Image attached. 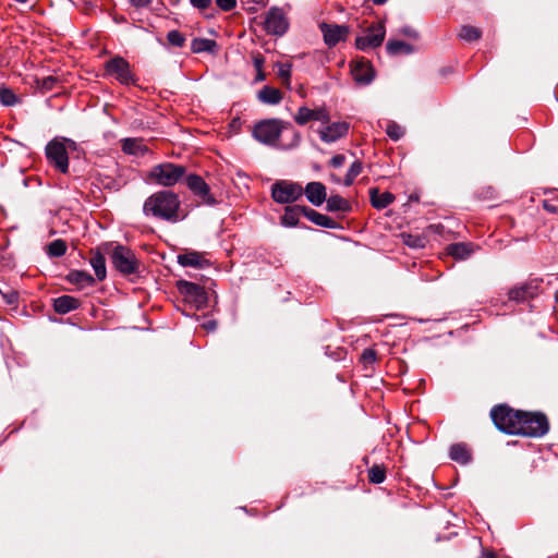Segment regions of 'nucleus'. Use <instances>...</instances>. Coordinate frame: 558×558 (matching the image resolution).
I'll return each instance as SVG.
<instances>
[{
	"label": "nucleus",
	"instance_id": "obj_1",
	"mask_svg": "<svg viewBox=\"0 0 558 558\" xmlns=\"http://www.w3.org/2000/svg\"><path fill=\"white\" fill-rule=\"evenodd\" d=\"M143 213L147 217L175 223L185 217L181 208L179 195L169 190L151 194L143 205Z\"/></svg>",
	"mask_w": 558,
	"mask_h": 558
},
{
	"label": "nucleus",
	"instance_id": "obj_2",
	"mask_svg": "<svg viewBox=\"0 0 558 558\" xmlns=\"http://www.w3.org/2000/svg\"><path fill=\"white\" fill-rule=\"evenodd\" d=\"M549 429V423L543 413L521 412L518 434L526 437H542Z\"/></svg>",
	"mask_w": 558,
	"mask_h": 558
},
{
	"label": "nucleus",
	"instance_id": "obj_3",
	"mask_svg": "<svg viewBox=\"0 0 558 558\" xmlns=\"http://www.w3.org/2000/svg\"><path fill=\"white\" fill-rule=\"evenodd\" d=\"M521 412L507 405L494 407L490 416L498 429L504 433L515 435L520 423Z\"/></svg>",
	"mask_w": 558,
	"mask_h": 558
},
{
	"label": "nucleus",
	"instance_id": "obj_4",
	"mask_svg": "<svg viewBox=\"0 0 558 558\" xmlns=\"http://www.w3.org/2000/svg\"><path fill=\"white\" fill-rule=\"evenodd\" d=\"M185 173V168L170 162L160 163L151 168L148 178L162 186L174 185Z\"/></svg>",
	"mask_w": 558,
	"mask_h": 558
},
{
	"label": "nucleus",
	"instance_id": "obj_5",
	"mask_svg": "<svg viewBox=\"0 0 558 558\" xmlns=\"http://www.w3.org/2000/svg\"><path fill=\"white\" fill-rule=\"evenodd\" d=\"M111 260L114 268L124 275L134 274L138 267L135 254L130 248L122 245H117L113 248Z\"/></svg>",
	"mask_w": 558,
	"mask_h": 558
},
{
	"label": "nucleus",
	"instance_id": "obj_6",
	"mask_svg": "<svg viewBox=\"0 0 558 558\" xmlns=\"http://www.w3.org/2000/svg\"><path fill=\"white\" fill-rule=\"evenodd\" d=\"M256 141L268 146H276L279 140V122L276 119L263 120L253 130Z\"/></svg>",
	"mask_w": 558,
	"mask_h": 558
},
{
	"label": "nucleus",
	"instance_id": "obj_7",
	"mask_svg": "<svg viewBox=\"0 0 558 558\" xmlns=\"http://www.w3.org/2000/svg\"><path fill=\"white\" fill-rule=\"evenodd\" d=\"M106 73L121 84L130 85L135 82L130 63L122 57H114L105 63Z\"/></svg>",
	"mask_w": 558,
	"mask_h": 558
},
{
	"label": "nucleus",
	"instance_id": "obj_8",
	"mask_svg": "<svg viewBox=\"0 0 558 558\" xmlns=\"http://www.w3.org/2000/svg\"><path fill=\"white\" fill-rule=\"evenodd\" d=\"M46 155L49 161L53 163L59 171L62 173L68 171L69 158L63 143L51 141L46 147Z\"/></svg>",
	"mask_w": 558,
	"mask_h": 558
},
{
	"label": "nucleus",
	"instance_id": "obj_9",
	"mask_svg": "<svg viewBox=\"0 0 558 558\" xmlns=\"http://www.w3.org/2000/svg\"><path fill=\"white\" fill-rule=\"evenodd\" d=\"M385 34L386 31L383 24L372 25L368 27L366 35L355 39V46L360 50L379 47L384 41Z\"/></svg>",
	"mask_w": 558,
	"mask_h": 558
},
{
	"label": "nucleus",
	"instance_id": "obj_10",
	"mask_svg": "<svg viewBox=\"0 0 558 558\" xmlns=\"http://www.w3.org/2000/svg\"><path fill=\"white\" fill-rule=\"evenodd\" d=\"M319 28L327 46L333 47L338 43L345 40L349 35V27L345 25L320 23Z\"/></svg>",
	"mask_w": 558,
	"mask_h": 558
},
{
	"label": "nucleus",
	"instance_id": "obj_11",
	"mask_svg": "<svg viewBox=\"0 0 558 558\" xmlns=\"http://www.w3.org/2000/svg\"><path fill=\"white\" fill-rule=\"evenodd\" d=\"M186 184L187 187L203 201V203L208 205L216 203L215 198L209 193L208 184L199 175H189Z\"/></svg>",
	"mask_w": 558,
	"mask_h": 558
},
{
	"label": "nucleus",
	"instance_id": "obj_12",
	"mask_svg": "<svg viewBox=\"0 0 558 558\" xmlns=\"http://www.w3.org/2000/svg\"><path fill=\"white\" fill-rule=\"evenodd\" d=\"M178 287L179 291L189 301L194 302L197 305L204 304L206 302V293L201 286L189 281H180Z\"/></svg>",
	"mask_w": 558,
	"mask_h": 558
},
{
	"label": "nucleus",
	"instance_id": "obj_13",
	"mask_svg": "<svg viewBox=\"0 0 558 558\" xmlns=\"http://www.w3.org/2000/svg\"><path fill=\"white\" fill-rule=\"evenodd\" d=\"M349 131V124L345 122H336L319 130L320 138L326 143H333L343 137Z\"/></svg>",
	"mask_w": 558,
	"mask_h": 558
},
{
	"label": "nucleus",
	"instance_id": "obj_14",
	"mask_svg": "<svg viewBox=\"0 0 558 558\" xmlns=\"http://www.w3.org/2000/svg\"><path fill=\"white\" fill-rule=\"evenodd\" d=\"M538 292V286L533 282L522 283L509 291V299L515 302H523L534 298Z\"/></svg>",
	"mask_w": 558,
	"mask_h": 558
},
{
	"label": "nucleus",
	"instance_id": "obj_15",
	"mask_svg": "<svg viewBox=\"0 0 558 558\" xmlns=\"http://www.w3.org/2000/svg\"><path fill=\"white\" fill-rule=\"evenodd\" d=\"M304 192L308 202L314 206H320L327 197L326 187L320 182H310Z\"/></svg>",
	"mask_w": 558,
	"mask_h": 558
},
{
	"label": "nucleus",
	"instance_id": "obj_16",
	"mask_svg": "<svg viewBox=\"0 0 558 558\" xmlns=\"http://www.w3.org/2000/svg\"><path fill=\"white\" fill-rule=\"evenodd\" d=\"M352 75L360 84H368L374 78V71L368 62L357 61L352 65Z\"/></svg>",
	"mask_w": 558,
	"mask_h": 558
},
{
	"label": "nucleus",
	"instance_id": "obj_17",
	"mask_svg": "<svg viewBox=\"0 0 558 558\" xmlns=\"http://www.w3.org/2000/svg\"><path fill=\"white\" fill-rule=\"evenodd\" d=\"M178 263L184 267L204 268L209 265L203 254L198 252H186L178 256Z\"/></svg>",
	"mask_w": 558,
	"mask_h": 558
},
{
	"label": "nucleus",
	"instance_id": "obj_18",
	"mask_svg": "<svg viewBox=\"0 0 558 558\" xmlns=\"http://www.w3.org/2000/svg\"><path fill=\"white\" fill-rule=\"evenodd\" d=\"M302 214L316 226L329 229H336L338 227V223L333 219L314 209L303 207Z\"/></svg>",
	"mask_w": 558,
	"mask_h": 558
},
{
	"label": "nucleus",
	"instance_id": "obj_19",
	"mask_svg": "<svg viewBox=\"0 0 558 558\" xmlns=\"http://www.w3.org/2000/svg\"><path fill=\"white\" fill-rule=\"evenodd\" d=\"M80 306V301L71 295H62L53 301L54 311L59 314H66L76 310Z\"/></svg>",
	"mask_w": 558,
	"mask_h": 558
},
{
	"label": "nucleus",
	"instance_id": "obj_20",
	"mask_svg": "<svg viewBox=\"0 0 558 558\" xmlns=\"http://www.w3.org/2000/svg\"><path fill=\"white\" fill-rule=\"evenodd\" d=\"M369 197L372 205L377 209L386 208L395 201L393 194L390 192L380 193L376 187L369 190Z\"/></svg>",
	"mask_w": 558,
	"mask_h": 558
},
{
	"label": "nucleus",
	"instance_id": "obj_21",
	"mask_svg": "<svg viewBox=\"0 0 558 558\" xmlns=\"http://www.w3.org/2000/svg\"><path fill=\"white\" fill-rule=\"evenodd\" d=\"M122 150L134 156H144L148 148L140 138H125L122 141Z\"/></svg>",
	"mask_w": 558,
	"mask_h": 558
},
{
	"label": "nucleus",
	"instance_id": "obj_22",
	"mask_svg": "<svg viewBox=\"0 0 558 558\" xmlns=\"http://www.w3.org/2000/svg\"><path fill=\"white\" fill-rule=\"evenodd\" d=\"M447 252L449 255L457 259H465L473 252V245L471 243H453L448 245Z\"/></svg>",
	"mask_w": 558,
	"mask_h": 558
},
{
	"label": "nucleus",
	"instance_id": "obj_23",
	"mask_svg": "<svg viewBox=\"0 0 558 558\" xmlns=\"http://www.w3.org/2000/svg\"><path fill=\"white\" fill-rule=\"evenodd\" d=\"M69 282L78 286V288H85L93 286L95 279L86 271L75 270L68 275Z\"/></svg>",
	"mask_w": 558,
	"mask_h": 558
},
{
	"label": "nucleus",
	"instance_id": "obj_24",
	"mask_svg": "<svg viewBox=\"0 0 558 558\" xmlns=\"http://www.w3.org/2000/svg\"><path fill=\"white\" fill-rule=\"evenodd\" d=\"M217 48V43L207 38H194L191 44V50L194 53L214 52Z\"/></svg>",
	"mask_w": 558,
	"mask_h": 558
},
{
	"label": "nucleus",
	"instance_id": "obj_25",
	"mask_svg": "<svg viewBox=\"0 0 558 558\" xmlns=\"http://www.w3.org/2000/svg\"><path fill=\"white\" fill-rule=\"evenodd\" d=\"M264 28L269 34H279V12L277 9H272L268 12L264 21Z\"/></svg>",
	"mask_w": 558,
	"mask_h": 558
},
{
	"label": "nucleus",
	"instance_id": "obj_26",
	"mask_svg": "<svg viewBox=\"0 0 558 558\" xmlns=\"http://www.w3.org/2000/svg\"><path fill=\"white\" fill-rule=\"evenodd\" d=\"M257 98L264 104L276 105L279 102V90L269 86H265L258 92Z\"/></svg>",
	"mask_w": 558,
	"mask_h": 558
},
{
	"label": "nucleus",
	"instance_id": "obj_27",
	"mask_svg": "<svg viewBox=\"0 0 558 558\" xmlns=\"http://www.w3.org/2000/svg\"><path fill=\"white\" fill-rule=\"evenodd\" d=\"M302 194V189L299 185L281 181V202L295 199Z\"/></svg>",
	"mask_w": 558,
	"mask_h": 558
},
{
	"label": "nucleus",
	"instance_id": "obj_28",
	"mask_svg": "<svg viewBox=\"0 0 558 558\" xmlns=\"http://www.w3.org/2000/svg\"><path fill=\"white\" fill-rule=\"evenodd\" d=\"M387 50L392 56L409 54L413 51L412 46L401 40H389L387 43Z\"/></svg>",
	"mask_w": 558,
	"mask_h": 558
},
{
	"label": "nucleus",
	"instance_id": "obj_29",
	"mask_svg": "<svg viewBox=\"0 0 558 558\" xmlns=\"http://www.w3.org/2000/svg\"><path fill=\"white\" fill-rule=\"evenodd\" d=\"M327 201V210L329 211H348L350 205L340 195H331Z\"/></svg>",
	"mask_w": 558,
	"mask_h": 558
},
{
	"label": "nucleus",
	"instance_id": "obj_30",
	"mask_svg": "<svg viewBox=\"0 0 558 558\" xmlns=\"http://www.w3.org/2000/svg\"><path fill=\"white\" fill-rule=\"evenodd\" d=\"M302 209L303 207H300V206H288L286 207V210H284V216H283V223L289 226V227H292V226H295L299 221V217L302 214Z\"/></svg>",
	"mask_w": 558,
	"mask_h": 558
},
{
	"label": "nucleus",
	"instance_id": "obj_31",
	"mask_svg": "<svg viewBox=\"0 0 558 558\" xmlns=\"http://www.w3.org/2000/svg\"><path fill=\"white\" fill-rule=\"evenodd\" d=\"M90 265L95 270L96 277L98 280H104L106 278V264L105 258L101 254L97 253L90 258Z\"/></svg>",
	"mask_w": 558,
	"mask_h": 558
},
{
	"label": "nucleus",
	"instance_id": "obj_32",
	"mask_svg": "<svg viewBox=\"0 0 558 558\" xmlns=\"http://www.w3.org/2000/svg\"><path fill=\"white\" fill-rule=\"evenodd\" d=\"M458 36L465 41H475L481 38L482 32L477 27L471 25H463L460 28Z\"/></svg>",
	"mask_w": 558,
	"mask_h": 558
},
{
	"label": "nucleus",
	"instance_id": "obj_33",
	"mask_svg": "<svg viewBox=\"0 0 558 558\" xmlns=\"http://www.w3.org/2000/svg\"><path fill=\"white\" fill-rule=\"evenodd\" d=\"M386 480V469L381 464H374L368 469V481L372 484H381Z\"/></svg>",
	"mask_w": 558,
	"mask_h": 558
},
{
	"label": "nucleus",
	"instance_id": "obj_34",
	"mask_svg": "<svg viewBox=\"0 0 558 558\" xmlns=\"http://www.w3.org/2000/svg\"><path fill=\"white\" fill-rule=\"evenodd\" d=\"M65 251H66V244L62 240H54L47 247L48 255L53 256V257H60V256L64 255Z\"/></svg>",
	"mask_w": 558,
	"mask_h": 558
},
{
	"label": "nucleus",
	"instance_id": "obj_35",
	"mask_svg": "<svg viewBox=\"0 0 558 558\" xmlns=\"http://www.w3.org/2000/svg\"><path fill=\"white\" fill-rule=\"evenodd\" d=\"M386 133L391 140L398 141L404 135V130L396 122H389L386 126Z\"/></svg>",
	"mask_w": 558,
	"mask_h": 558
},
{
	"label": "nucleus",
	"instance_id": "obj_36",
	"mask_svg": "<svg viewBox=\"0 0 558 558\" xmlns=\"http://www.w3.org/2000/svg\"><path fill=\"white\" fill-rule=\"evenodd\" d=\"M361 172H362V163H361L360 161H354V162L351 165V167H350V169H349V171H348V173H347V175H345V178H344L343 183H344L345 185H351V184L353 183L354 179H355V178H356Z\"/></svg>",
	"mask_w": 558,
	"mask_h": 558
},
{
	"label": "nucleus",
	"instance_id": "obj_37",
	"mask_svg": "<svg viewBox=\"0 0 558 558\" xmlns=\"http://www.w3.org/2000/svg\"><path fill=\"white\" fill-rule=\"evenodd\" d=\"M0 101L4 106H13L16 104L17 99L11 89L1 88L0 89Z\"/></svg>",
	"mask_w": 558,
	"mask_h": 558
},
{
	"label": "nucleus",
	"instance_id": "obj_38",
	"mask_svg": "<svg viewBox=\"0 0 558 558\" xmlns=\"http://www.w3.org/2000/svg\"><path fill=\"white\" fill-rule=\"evenodd\" d=\"M313 110L306 107H301L295 114L294 119L299 124H305L312 120Z\"/></svg>",
	"mask_w": 558,
	"mask_h": 558
},
{
	"label": "nucleus",
	"instance_id": "obj_39",
	"mask_svg": "<svg viewBox=\"0 0 558 558\" xmlns=\"http://www.w3.org/2000/svg\"><path fill=\"white\" fill-rule=\"evenodd\" d=\"M169 44L175 47H182L185 38L179 31H170L167 35Z\"/></svg>",
	"mask_w": 558,
	"mask_h": 558
},
{
	"label": "nucleus",
	"instance_id": "obj_40",
	"mask_svg": "<svg viewBox=\"0 0 558 558\" xmlns=\"http://www.w3.org/2000/svg\"><path fill=\"white\" fill-rule=\"evenodd\" d=\"M377 360V353L374 349L372 348H368V349H365L361 355V361L367 365V364H373L375 363Z\"/></svg>",
	"mask_w": 558,
	"mask_h": 558
},
{
	"label": "nucleus",
	"instance_id": "obj_41",
	"mask_svg": "<svg viewBox=\"0 0 558 558\" xmlns=\"http://www.w3.org/2000/svg\"><path fill=\"white\" fill-rule=\"evenodd\" d=\"M290 68H291L290 63H282L281 62V72H280V75H281V86L286 85V87L289 88V89L291 88L290 82H289Z\"/></svg>",
	"mask_w": 558,
	"mask_h": 558
},
{
	"label": "nucleus",
	"instance_id": "obj_42",
	"mask_svg": "<svg viewBox=\"0 0 558 558\" xmlns=\"http://www.w3.org/2000/svg\"><path fill=\"white\" fill-rule=\"evenodd\" d=\"M312 120L328 122L329 116L325 109H317V110H313Z\"/></svg>",
	"mask_w": 558,
	"mask_h": 558
},
{
	"label": "nucleus",
	"instance_id": "obj_43",
	"mask_svg": "<svg viewBox=\"0 0 558 558\" xmlns=\"http://www.w3.org/2000/svg\"><path fill=\"white\" fill-rule=\"evenodd\" d=\"M217 2V5L223 10V11H230L232 10L235 4H236V1L235 0H216Z\"/></svg>",
	"mask_w": 558,
	"mask_h": 558
},
{
	"label": "nucleus",
	"instance_id": "obj_44",
	"mask_svg": "<svg viewBox=\"0 0 558 558\" xmlns=\"http://www.w3.org/2000/svg\"><path fill=\"white\" fill-rule=\"evenodd\" d=\"M459 465L465 466L472 462V456H450Z\"/></svg>",
	"mask_w": 558,
	"mask_h": 558
},
{
	"label": "nucleus",
	"instance_id": "obj_45",
	"mask_svg": "<svg viewBox=\"0 0 558 558\" xmlns=\"http://www.w3.org/2000/svg\"><path fill=\"white\" fill-rule=\"evenodd\" d=\"M468 451H469V448L466 447L465 444H456V445H452L450 448V453H452V454L466 453Z\"/></svg>",
	"mask_w": 558,
	"mask_h": 558
},
{
	"label": "nucleus",
	"instance_id": "obj_46",
	"mask_svg": "<svg viewBox=\"0 0 558 558\" xmlns=\"http://www.w3.org/2000/svg\"><path fill=\"white\" fill-rule=\"evenodd\" d=\"M190 2L194 8L205 10L209 7L211 0H190Z\"/></svg>",
	"mask_w": 558,
	"mask_h": 558
},
{
	"label": "nucleus",
	"instance_id": "obj_47",
	"mask_svg": "<svg viewBox=\"0 0 558 558\" xmlns=\"http://www.w3.org/2000/svg\"><path fill=\"white\" fill-rule=\"evenodd\" d=\"M345 161V157L343 155H336L331 158L330 165L335 168L341 167Z\"/></svg>",
	"mask_w": 558,
	"mask_h": 558
},
{
	"label": "nucleus",
	"instance_id": "obj_48",
	"mask_svg": "<svg viewBox=\"0 0 558 558\" xmlns=\"http://www.w3.org/2000/svg\"><path fill=\"white\" fill-rule=\"evenodd\" d=\"M254 62H255V68L257 70V75H256L255 81H263L265 78V75L262 72V60L258 58H255Z\"/></svg>",
	"mask_w": 558,
	"mask_h": 558
},
{
	"label": "nucleus",
	"instance_id": "obj_49",
	"mask_svg": "<svg viewBox=\"0 0 558 558\" xmlns=\"http://www.w3.org/2000/svg\"><path fill=\"white\" fill-rule=\"evenodd\" d=\"M56 83V78L52 76L45 77L43 80V88L45 89H51Z\"/></svg>",
	"mask_w": 558,
	"mask_h": 558
},
{
	"label": "nucleus",
	"instance_id": "obj_50",
	"mask_svg": "<svg viewBox=\"0 0 558 558\" xmlns=\"http://www.w3.org/2000/svg\"><path fill=\"white\" fill-rule=\"evenodd\" d=\"M543 207L548 213H551V214H557L558 213V206L551 204L549 201H544Z\"/></svg>",
	"mask_w": 558,
	"mask_h": 558
},
{
	"label": "nucleus",
	"instance_id": "obj_51",
	"mask_svg": "<svg viewBox=\"0 0 558 558\" xmlns=\"http://www.w3.org/2000/svg\"><path fill=\"white\" fill-rule=\"evenodd\" d=\"M3 299L8 304H14L17 301V293L16 292H10L7 294H3Z\"/></svg>",
	"mask_w": 558,
	"mask_h": 558
},
{
	"label": "nucleus",
	"instance_id": "obj_52",
	"mask_svg": "<svg viewBox=\"0 0 558 558\" xmlns=\"http://www.w3.org/2000/svg\"><path fill=\"white\" fill-rule=\"evenodd\" d=\"M271 195L275 202L279 203V182L272 184Z\"/></svg>",
	"mask_w": 558,
	"mask_h": 558
},
{
	"label": "nucleus",
	"instance_id": "obj_53",
	"mask_svg": "<svg viewBox=\"0 0 558 558\" xmlns=\"http://www.w3.org/2000/svg\"><path fill=\"white\" fill-rule=\"evenodd\" d=\"M281 35L284 34L289 28V22L281 15Z\"/></svg>",
	"mask_w": 558,
	"mask_h": 558
},
{
	"label": "nucleus",
	"instance_id": "obj_54",
	"mask_svg": "<svg viewBox=\"0 0 558 558\" xmlns=\"http://www.w3.org/2000/svg\"><path fill=\"white\" fill-rule=\"evenodd\" d=\"M133 4L136 7H145L148 5L151 0H132Z\"/></svg>",
	"mask_w": 558,
	"mask_h": 558
},
{
	"label": "nucleus",
	"instance_id": "obj_55",
	"mask_svg": "<svg viewBox=\"0 0 558 558\" xmlns=\"http://www.w3.org/2000/svg\"><path fill=\"white\" fill-rule=\"evenodd\" d=\"M401 33L409 37H416V32L411 28H404L401 31Z\"/></svg>",
	"mask_w": 558,
	"mask_h": 558
},
{
	"label": "nucleus",
	"instance_id": "obj_56",
	"mask_svg": "<svg viewBox=\"0 0 558 558\" xmlns=\"http://www.w3.org/2000/svg\"><path fill=\"white\" fill-rule=\"evenodd\" d=\"M204 327L208 330H215L216 329V322L209 320L206 324H204Z\"/></svg>",
	"mask_w": 558,
	"mask_h": 558
},
{
	"label": "nucleus",
	"instance_id": "obj_57",
	"mask_svg": "<svg viewBox=\"0 0 558 558\" xmlns=\"http://www.w3.org/2000/svg\"><path fill=\"white\" fill-rule=\"evenodd\" d=\"M374 4L381 5L386 3L388 0H372Z\"/></svg>",
	"mask_w": 558,
	"mask_h": 558
},
{
	"label": "nucleus",
	"instance_id": "obj_58",
	"mask_svg": "<svg viewBox=\"0 0 558 558\" xmlns=\"http://www.w3.org/2000/svg\"><path fill=\"white\" fill-rule=\"evenodd\" d=\"M481 558H496L494 554H485Z\"/></svg>",
	"mask_w": 558,
	"mask_h": 558
},
{
	"label": "nucleus",
	"instance_id": "obj_59",
	"mask_svg": "<svg viewBox=\"0 0 558 558\" xmlns=\"http://www.w3.org/2000/svg\"><path fill=\"white\" fill-rule=\"evenodd\" d=\"M407 243H408L409 245H411V246H417V244H416L414 241H411V242H410V241H408Z\"/></svg>",
	"mask_w": 558,
	"mask_h": 558
},
{
	"label": "nucleus",
	"instance_id": "obj_60",
	"mask_svg": "<svg viewBox=\"0 0 558 558\" xmlns=\"http://www.w3.org/2000/svg\"><path fill=\"white\" fill-rule=\"evenodd\" d=\"M17 2H21V3H25L27 2L28 0H16Z\"/></svg>",
	"mask_w": 558,
	"mask_h": 558
}]
</instances>
